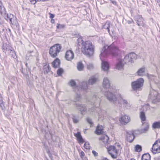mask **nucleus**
<instances>
[{
    "label": "nucleus",
    "instance_id": "obj_5",
    "mask_svg": "<svg viewBox=\"0 0 160 160\" xmlns=\"http://www.w3.org/2000/svg\"><path fill=\"white\" fill-rule=\"evenodd\" d=\"M148 98L151 99L153 103L160 101V94L157 91L153 89L150 90Z\"/></svg>",
    "mask_w": 160,
    "mask_h": 160
},
{
    "label": "nucleus",
    "instance_id": "obj_41",
    "mask_svg": "<svg viewBox=\"0 0 160 160\" xmlns=\"http://www.w3.org/2000/svg\"><path fill=\"white\" fill-rule=\"evenodd\" d=\"M73 121L74 123H77L78 122L79 120L75 116H73L72 118Z\"/></svg>",
    "mask_w": 160,
    "mask_h": 160
},
{
    "label": "nucleus",
    "instance_id": "obj_16",
    "mask_svg": "<svg viewBox=\"0 0 160 160\" xmlns=\"http://www.w3.org/2000/svg\"><path fill=\"white\" fill-rule=\"evenodd\" d=\"M77 108L79 110L80 113L84 115L87 112V109L86 107L83 105H78Z\"/></svg>",
    "mask_w": 160,
    "mask_h": 160
},
{
    "label": "nucleus",
    "instance_id": "obj_63",
    "mask_svg": "<svg viewBox=\"0 0 160 160\" xmlns=\"http://www.w3.org/2000/svg\"><path fill=\"white\" fill-rule=\"evenodd\" d=\"M6 49L7 50V49H8L7 48H6Z\"/></svg>",
    "mask_w": 160,
    "mask_h": 160
},
{
    "label": "nucleus",
    "instance_id": "obj_52",
    "mask_svg": "<svg viewBox=\"0 0 160 160\" xmlns=\"http://www.w3.org/2000/svg\"><path fill=\"white\" fill-rule=\"evenodd\" d=\"M157 3L158 5L160 6V0L158 1H157Z\"/></svg>",
    "mask_w": 160,
    "mask_h": 160
},
{
    "label": "nucleus",
    "instance_id": "obj_31",
    "mask_svg": "<svg viewBox=\"0 0 160 160\" xmlns=\"http://www.w3.org/2000/svg\"><path fill=\"white\" fill-rule=\"evenodd\" d=\"M84 42H85L83 41L82 38V37H80L78 38L77 40V43L78 45L79 46L82 45V46L83 44V43H84Z\"/></svg>",
    "mask_w": 160,
    "mask_h": 160
},
{
    "label": "nucleus",
    "instance_id": "obj_36",
    "mask_svg": "<svg viewBox=\"0 0 160 160\" xmlns=\"http://www.w3.org/2000/svg\"><path fill=\"white\" fill-rule=\"evenodd\" d=\"M94 68V66L92 63H89L87 65V68L88 70H92Z\"/></svg>",
    "mask_w": 160,
    "mask_h": 160
},
{
    "label": "nucleus",
    "instance_id": "obj_44",
    "mask_svg": "<svg viewBox=\"0 0 160 160\" xmlns=\"http://www.w3.org/2000/svg\"><path fill=\"white\" fill-rule=\"evenodd\" d=\"M80 154V156L81 158L82 159H83V158L85 156V153L83 151L81 152Z\"/></svg>",
    "mask_w": 160,
    "mask_h": 160
},
{
    "label": "nucleus",
    "instance_id": "obj_50",
    "mask_svg": "<svg viewBox=\"0 0 160 160\" xmlns=\"http://www.w3.org/2000/svg\"><path fill=\"white\" fill-rule=\"evenodd\" d=\"M0 107L2 110L4 109V106L3 103L2 104H0Z\"/></svg>",
    "mask_w": 160,
    "mask_h": 160
},
{
    "label": "nucleus",
    "instance_id": "obj_33",
    "mask_svg": "<svg viewBox=\"0 0 160 160\" xmlns=\"http://www.w3.org/2000/svg\"><path fill=\"white\" fill-rule=\"evenodd\" d=\"M142 124H143V125H145V127L143 129H142V130L143 131V132H146V131H147L149 129V125L147 123H142Z\"/></svg>",
    "mask_w": 160,
    "mask_h": 160
},
{
    "label": "nucleus",
    "instance_id": "obj_43",
    "mask_svg": "<svg viewBox=\"0 0 160 160\" xmlns=\"http://www.w3.org/2000/svg\"><path fill=\"white\" fill-rule=\"evenodd\" d=\"M87 120L88 122L90 124L92 125L93 124L92 120L91 118H88L87 119Z\"/></svg>",
    "mask_w": 160,
    "mask_h": 160
},
{
    "label": "nucleus",
    "instance_id": "obj_26",
    "mask_svg": "<svg viewBox=\"0 0 160 160\" xmlns=\"http://www.w3.org/2000/svg\"><path fill=\"white\" fill-rule=\"evenodd\" d=\"M145 68L142 67L139 69L137 72L138 75L139 76H142L144 75L145 73Z\"/></svg>",
    "mask_w": 160,
    "mask_h": 160
},
{
    "label": "nucleus",
    "instance_id": "obj_17",
    "mask_svg": "<svg viewBox=\"0 0 160 160\" xmlns=\"http://www.w3.org/2000/svg\"><path fill=\"white\" fill-rule=\"evenodd\" d=\"M126 135L128 140L130 142H131L134 139V135L132 132H127Z\"/></svg>",
    "mask_w": 160,
    "mask_h": 160
},
{
    "label": "nucleus",
    "instance_id": "obj_9",
    "mask_svg": "<svg viewBox=\"0 0 160 160\" xmlns=\"http://www.w3.org/2000/svg\"><path fill=\"white\" fill-rule=\"evenodd\" d=\"M101 98V96L99 93H96L93 95L90 101L92 103L97 107V109H99L100 111V109L97 107L100 106Z\"/></svg>",
    "mask_w": 160,
    "mask_h": 160
},
{
    "label": "nucleus",
    "instance_id": "obj_24",
    "mask_svg": "<svg viewBox=\"0 0 160 160\" xmlns=\"http://www.w3.org/2000/svg\"><path fill=\"white\" fill-rule=\"evenodd\" d=\"M103 128L102 125H98L95 131V133L97 134H101L103 132Z\"/></svg>",
    "mask_w": 160,
    "mask_h": 160
},
{
    "label": "nucleus",
    "instance_id": "obj_35",
    "mask_svg": "<svg viewBox=\"0 0 160 160\" xmlns=\"http://www.w3.org/2000/svg\"><path fill=\"white\" fill-rule=\"evenodd\" d=\"M65 25L64 24H60L59 23L57 24V29H62L65 28Z\"/></svg>",
    "mask_w": 160,
    "mask_h": 160
},
{
    "label": "nucleus",
    "instance_id": "obj_6",
    "mask_svg": "<svg viewBox=\"0 0 160 160\" xmlns=\"http://www.w3.org/2000/svg\"><path fill=\"white\" fill-rule=\"evenodd\" d=\"M61 47L59 44H57L51 47L49 49V53L53 58L57 56L60 52Z\"/></svg>",
    "mask_w": 160,
    "mask_h": 160
},
{
    "label": "nucleus",
    "instance_id": "obj_1",
    "mask_svg": "<svg viewBox=\"0 0 160 160\" xmlns=\"http://www.w3.org/2000/svg\"><path fill=\"white\" fill-rule=\"evenodd\" d=\"M105 95L107 99L110 102H112L114 105L118 108H121L122 105L126 109H129L131 107V105L130 102L123 99L120 94L116 96L112 92L108 91L105 92Z\"/></svg>",
    "mask_w": 160,
    "mask_h": 160
},
{
    "label": "nucleus",
    "instance_id": "obj_51",
    "mask_svg": "<svg viewBox=\"0 0 160 160\" xmlns=\"http://www.w3.org/2000/svg\"><path fill=\"white\" fill-rule=\"evenodd\" d=\"M148 77L150 79H151V80H152V77H153V76L152 75H148Z\"/></svg>",
    "mask_w": 160,
    "mask_h": 160
},
{
    "label": "nucleus",
    "instance_id": "obj_13",
    "mask_svg": "<svg viewBox=\"0 0 160 160\" xmlns=\"http://www.w3.org/2000/svg\"><path fill=\"white\" fill-rule=\"evenodd\" d=\"M105 57H102V59L100 58L102 60V68L104 71L108 72L110 66L108 62L103 60V58Z\"/></svg>",
    "mask_w": 160,
    "mask_h": 160
},
{
    "label": "nucleus",
    "instance_id": "obj_40",
    "mask_svg": "<svg viewBox=\"0 0 160 160\" xmlns=\"http://www.w3.org/2000/svg\"><path fill=\"white\" fill-rule=\"evenodd\" d=\"M63 72V69L62 68H60L57 71V73L58 75L60 76Z\"/></svg>",
    "mask_w": 160,
    "mask_h": 160
},
{
    "label": "nucleus",
    "instance_id": "obj_27",
    "mask_svg": "<svg viewBox=\"0 0 160 160\" xmlns=\"http://www.w3.org/2000/svg\"><path fill=\"white\" fill-rule=\"evenodd\" d=\"M152 127L154 129H160V121L154 122L152 125Z\"/></svg>",
    "mask_w": 160,
    "mask_h": 160
},
{
    "label": "nucleus",
    "instance_id": "obj_59",
    "mask_svg": "<svg viewBox=\"0 0 160 160\" xmlns=\"http://www.w3.org/2000/svg\"><path fill=\"white\" fill-rule=\"evenodd\" d=\"M158 160H160V156L159 157V158H158Z\"/></svg>",
    "mask_w": 160,
    "mask_h": 160
},
{
    "label": "nucleus",
    "instance_id": "obj_32",
    "mask_svg": "<svg viewBox=\"0 0 160 160\" xmlns=\"http://www.w3.org/2000/svg\"><path fill=\"white\" fill-rule=\"evenodd\" d=\"M140 118L142 121H145L146 119V117L145 113L143 112H141L140 113Z\"/></svg>",
    "mask_w": 160,
    "mask_h": 160
},
{
    "label": "nucleus",
    "instance_id": "obj_22",
    "mask_svg": "<svg viewBox=\"0 0 160 160\" xmlns=\"http://www.w3.org/2000/svg\"><path fill=\"white\" fill-rule=\"evenodd\" d=\"M98 80L97 77L92 76L90 78L88 81V83L89 85H92L96 83Z\"/></svg>",
    "mask_w": 160,
    "mask_h": 160
},
{
    "label": "nucleus",
    "instance_id": "obj_46",
    "mask_svg": "<svg viewBox=\"0 0 160 160\" xmlns=\"http://www.w3.org/2000/svg\"><path fill=\"white\" fill-rule=\"evenodd\" d=\"M92 153L95 156H98V153L96 152L95 151L93 150L92 151Z\"/></svg>",
    "mask_w": 160,
    "mask_h": 160
},
{
    "label": "nucleus",
    "instance_id": "obj_55",
    "mask_svg": "<svg viewBox=\"0 0 160 160\" xmlns=\"http://www.w3.org/2000/svg\"><path fill=\"white\" fill-rule=\"evenodd\" d=\"M98 115L99 116V118H101L100 117H99L100 115V113L98 112Z\"/></svg>",
    "mask_w": 160,
    "mask_h": 160
},
{
    "label": "nucleus",
    "instance_id": "obj_14",
    "mask_svg": "<svg viewBox=\"0 0 160 160\" xmlns=\"http://www.w3.org/2000/svg\"><path fill=\"white\" fill-rule=\"evenodd\" d=\"M65 58L68 61H71L73 59L74 54L72 51L69 50L67 51L66 53Z\"/></svg>",
    "mask_w": 160,
    "mask_h": 160
},
{
    "label": "nucleus",
    "instance_id": "obj_25",
    "mask_svg": "<svg viewBox=\"0 0 160 160\" xmlns=\"http://www.w3.org/2000/svg\"><path fill=\"white\" fill-rule=\"evenodd\" d=\"M50 67L48 64H46L43 66V72L44 74H47L50 71Z\"/></svg>",
    "mask_w": 160,
    "mask_h": 160
},
{
    "label": "nucleus",
    "instance_id": "obj_23",
    "mask_svg": "<svg viewBox=\"0 0 160 160\" xmlns=\"http://www.w3.org/2000/svg\"><path fill=\"white\" fill-rule=\"evenodd\" d=\"M60 64V61L58 58L56 59L52 63V66L55 68H57L59 67Z\"/></svg>",
    "mask_w": 160,
    "mask_h": 160
},
{
    "label": "nucleus",
    "instance_id": "obj_42",
    "mask_svg": "<svg viewBox=\"0 0 160 160\" xmlns=\"http://www.w3.org/2000/svg\"><path fill=\"white\" fill-rule=\"evenodd\" d=\"M93 111L94 112V108H91L89 109L88 113L90 114H93Z\"/></svg>",
    "mask_w": 160,
    "mask_h": 160
},
{
    "label": "nucleus",
    "instance_id": "obj_48",
    "mask_svg": "<svg viewBox=\"0 0 160 160\" xmlns=\"http://www.w3.org/2000/svg\"><path fill=\"white\" fill-rule=\"evenodd\" d=\"M49 14L50 15V18H51V19H52L53 18H54V15L53 14L50 13H49Z\"/></svg>",
    "mask_w": 160,
    "mask_h": 160
},
{
    "label": "nucleus",
    "instance_id": "obj_47",
    "mask_svg": "<svg viewBox=\"0 0 160 160\" xmlns=\"http://www.w3.org/2000/svg\"><path fill=\"white\" fill-rule=\"evenodd\" d=\"M30 1L31 3L32 4H35L37 2L36 0H30Z\"/></svg>",
    "mask_w": 160,
    "mask_h": 160
},
{
    "label": "nucleus",
    "instance_id": "obj_29",
    "mask_svg": "<svg viewBox=\"0 0 160 160\" xmlns=\"http://www.w3.org/2000/svg\"><path fill=\"white\" fill-rule=\"evenodd\" d=\"M84 67V65L81 62H79L77 63V68L78 70L79 71L83 70Z\"/></svg>",
    "mask_w": 160,
    "mask_h": 160
},
{
    "label": "nucleus",
    "instance_id": "obj_60",
    "mask_svg": "<svg viewBox=\"0 0 160 160\" xmlns=\"http://www.w3.org/2000/svg\"><path fill=\"white\" fill-rule=\"evenodd\" d=\"M25 65H26V67H27V65H28V64H27V63H26V64H25Z\"/></svg>",
    "mask_w": 160,
    "mask_h": 160
},
{
    "label": "nucleus",
    "instance_id": "obj_15",
    "mask_svg": "<svg viewBox=\"0 0 160 160\" xmlns=\"http://www.w3.org/2000/svg\"><path fill=\"white\" fill-rule=\"evenodd\" d=\"M102 87L105 89H108L110 87V81L108 78L105 77L104 78L102 82Z\"/></svg>",
    "mask_w": 160,
    "mask_h": 160
},
{
    "label": "nucleus",
    "instance_id": "obj_28",
    "mask_svg": "<svg viewBox=\"0 0 160 160\" xmlns=\"http://www.w3.org/2000/svg\"><path fill=\"white\" fill-rule=\"evenodd\" d=\"M112 25L110 24L109 22L107 21L106 23L103 26V28L108 30V32L109 33L110 30L109 28Z\"/></svg>",
    "mask_w": 160,
    "mask_h": 160
},
{
    "label": "nucleus",
    "instance_id": "obj_12",
    "mask_svg": "<svg viewBox=\"0 0 160 160\" xmlns=\"http://www.w3.org/2000/svg\"><path fill=\"white\" fill-rule=\"evenodd\" d=\"M130 120V117L126 115L121 116L119 119V121L121 123L125 124L129 122Z\"/></svg>",
    "mask_w": 160,
    "mask_h": 160
},
{
    "label": "nucleus",
    "instance_id": "obj_19",
    "mask_svg": "<svg viewBox=\"0 0 160 160\" xmlns=\"http://www.w3.org/2000/svg\"><path fill=\"white\" fill-rule=\"evenodd\" d=\"M122 60H119L118 62L116 64V68L117 69L121 70L123 69L124 64Z\"/></svg>",
    "mask_w": 160,
    "mask_h": 160
},
{
    "label": "nucleus",
    "instance_id": "obj_62",
    "mask_svg": "<svg viewBox=\"0 0 160 160\" xmlns=\"http://www.w3.org/2000/svg\"><path fill=\"white\" fill-rule=\"evenodd\" d=\"M114 2H115V1H113L112 2L114 3Z\"/></svg>",
    "mask_w": 160,
    "mask_h": 160
},
{
    "label": "nucleus",
    "instance_id": "obj_54",
    "mask_svg": "<svg viewBox=\"0 0 160 160\" xmlns=\"http://www.w3.org/2000/svg\"><path fill=\"white\" fill-rule=\"evenodd\" d=\"M133 21H128V23H131Z\"/></svg>",
    "mask_w": 160,
    "mask_h": 160
},
{
    "label": "nucleus",
    "instance_id": "obj_7",
    "mask_svg": "<svg viewBox=\"0 0 160 160\" xmlns=\"http://www.w3.org/2000/svg\"><path fill=\"white\" fill-rule=\"evenodd\" d=\"M70 85L72 87H75V92H76L77 90L80 91H84L85 92L87 91L88 88L87 83L85 82H83L80 83V87L78 86L75 87L76 83L74 80H71L70 82Z\"/></svg>",
    "mask_w": 160,
    "mask_h": 160
},
{
    "label": "nucleus",
    "instance_id": "obj_58",
    "mask_svg": "<svg viewBox=\"0 0 160 160\" xmlns=\"http://www.w3.org/2000/svg\"><path fill=\"white\" fill-rule=\"evenodd\" d=\"M130 160H136L135 159L132 158L130 159Z\"/></svg>",
    "mask_w": 160,
    "mask_h": 160
},
{
    "label": "nucleus",
    "instance_id": "obj_10",
    "mask_svg": "<svg viewBox=\"0 0 160 160\" xmlns=\"http://www.w3.org/2000/svg\"><path fill=\"white\" fill-rule=\"evenodd\" d=\"M144 80L142 78H140L137 80L133 82L132 83V87L134 90L140 89L143 86Z\"/></svg>",
    "mask_w": 160,
    "mask_h": 160
},
{
    "label": "nucleus",
    "instance_id": "obj_30",
    "mask_svg": "<svg viewBox=\"0 0 160 160\" xmlns=\"http://www.w3.org/2000/svg\"><path fill=\"white\" fill-rule=\"evenodd\" d=\"M142 160H151V157L148 153L144 154L142 156Z\"/></svg>",
    "mask_w": 160,
    "mask_h": 160
},
{
    "label": "nucleus",
    "instance_id": "obj_4",
    "mask_svg": "<svg viewBox=\"0 0 160 160\" xmlns=\"http://www.w3.org/2000/svg\"><path fill=\"white\" fill-rule=\"evenodd\" d=\"M122 148L119 143L116 142L113 146H109L108 148V151L112 157L115 158L117 157L118 154L121 150Z\"/></svg>",
    "mask_w": 160,
    "mask_h": 160
},
{
    "label": "nucleus",
    "instance_id": "obj_38",
    "mask_svg": "<svg viewBox=\"0 0 160 160\" xmlns=\"http://www.w3.org/2000/svg\"><path fill=\"white\" fill-rule=\"evenodd\" d=\"M7 20L8 19L11 22H12V19L13 18V15L12 14H8L7 15Z\"/></svg>",
    "mask_w": 160,
    "mask_h": 160
},
{
    "label": "nucleus",
    "instance_id": "obj_45",
    "mask_svg": "<svg viewBox=\"0 0 160 160\" xmlns=\"http://www.w3.org/2000/svg\"><path fill=\"white\" fill-rule=\"evenodd\" d=\"M80 95L79 94H77V96H76V100L77 101L79 100L80 98Z\"/></svg>",
    "mask_w": 160,
    "mask_h": 160
},
{
    "label": "nucleus",
    "instance_id": "obj_21",
    "mask_svg": "<svg viewBox=\"0 0 160 160\" xmlns=\"http://www.w3.org/2000/svg\"><path fill=\"white\" fill-rule=\"evenodd\" d=\"M137 23L138 26H144L143 19L141 16H137Z\"/></svg>",
    "mask_w": 160,
    "mask_h": 160
},
{
    "label": "nucleus",
    "instance_id": "obj_39",
    "mask_svg": "<svg viewBox=\"0 0 160 160\" xmlns=\"http://www.w3.org/2000/svg\"><path fill=\"white\" fill-rule=\"evenodd\" d=\"M84 147L87 149H90V145L88 142H85Z\"/></svg>",
    "mask_w": 160,
    "mask_h": 160
},
{
    "label": "nucleus",
    "instance_id": "obj_34",
    "mask_svg": "<svg viewBox=\"0 0 160 160\" xmlns=\"http://www.w3.org/2000/svg\"><path fill=\"white\" fill-rule=\"evenodd\" d=\"M142 150L141 147L138 145H137L135 147V151L137 152H140Z\"/></svg>",
    "mask_w": 160,
    "mask_h": 160
},
{
    "label": "nucleus",
    "instance_id": "obj_61",
    "mask_svg": "<svg viewBox=\"0 0 160 160\" xmlns=\"http://www.w3.org/2000/svg\"><path fill=\"white\" fill-rule=\"evenodd\" d=\"M103 160H108L107 159H103Z\"/></svg>",
    "mask_w": 160,
    "mask_h": 160
},
{
    "label": "nucleus",
    "instance_id": "obj_11",
    "mask_svg": "<svg viewBox=\"0 0 160 160\" xmlns=\"http://www.w3.org/2000/svg\"><path fill=\"white\" fill-rule=\"evenodd\" d=\"M152 151L154 154L160 153V140L156 141L153 145Z\"/></svg>",
    "mask_w": 160,
    "mask_h": 160
},
{
    "label": "nucleus",
    "instance_id": "obj_20",
    "mask_svg": "<svg viewBox=\"0 0 160 160\" xmlns=\"http://www.w3.org/2000/svg\"><path fill=\"white\" fill-rule=\"evenodd\" d=\"M99 140L102 141L105 144H108L109 143V138L106 135H104L101 136L99 138Z\"/></svg>",
    "mask_w": 160,
    "mask_h": 160
},
{
    "label": "nucleus",
    "instance_id": "obj_18",
    "mask_svg": "<svg viewBox=\"0 0 160 160\" xmlns=\"http://www.w3.org/2000/svg\"><path fill=\"white\" fill-rule=\"evenodd\" d=\"M74 134L77 138V140L79 144H81L85 142L84 139L82 138L80 132H78L77 133H74Z\"/></svg>",
    "mask_w": 160,
    "mask_h": 160
},
{
    "label": "nucleus",
    "instance_id": "obj_56",
    "mask_svg": "<svg viewBox=\"0 0 160 160\" xmlns=\"http://www.w3.org/2000/svg\"><path fill=\"white\" fill-rule=\"evenodd\" d=\"M48 0H41V1H48Z\"/></svg>",
    "mask_w": 160,
    "mask_h": 160
},
{
    "label": "nucleus",
    "instance_id": "obj_49",
    "mask_svg": "<svg viewBox=\"0 0 160 160\" xmlns=\"http://www.w3.org/2000/svg\"><path fill=\"white\" fill-rule=\"evenodd\" d=\"M3 101L1 95L0 94V104H2L3 103Z\"/></svg>",
    "mask_w": 160,
    "mask_h": 160
},
{
    "label": "nucleus",
    "instance_id": "obj_3",
    "mask_svg": "<svg viewBox=\"0 0 160 160\" xmlns=\"http://www.w3.org/2000/svg\"><path fill=\"white\" fill-rule=\"evenodd\" d=\"M81 51L83 54L90 57L93 54L94 47L90 41H87L83 43L82 46Z\"/></svg>",
    "mask_w": 160,
    "mask_h": 160
},
{
    "label": "nucleus",
    "instance_id": "obj_53",
    "mask_svg": "<svg viewBox=\"0 0 160 160\" xmlns=\"http://www.w3.org/2000/svg\"><path fill=\"white\" fill-rule=\"evenodd\" d=\"M51 22L52 23H54V20L53 19H51Z\"/></svg>",
    "mask_w": 160,
    "mask_h": 160
},
{
    "label": "nucleus",
    "instance_id": "obj_57",
    "mask_svg": "<svg viewBox=\"0 0 160 160\" xmlns=\"http://www.w3.org/2000/svg\"><path fill=\"white\" fill-rule=\"evenodd\" d=\"M36 2H39V1H41V0H36Z\"/></svg>",
    "mask_w": 160,
    "mask_h": 160
},
{
    "label": "nucleus",
    "instance_id": "obj_37",
    "mask_svg": "<svg viewBox=\"0 0 160 160\" xmlns=\"http://www.w3.org/2000/svg\"><path fill=\"white\" fill-rule=\"evenodd\" d=\"M150 108V106L148 104H146L143 106V110L146 111Z\"/></svg>",
    "mask_w": 160,
    "mask_h": 160
},
{
    "label": "nucleus",
    "instance_id": "obj_64",
    "mask_svg": "<svg viewBox=\"0 0 160 160\" xmlns=\"http://www.w3.org/2000/svg\"><path fill=\"white\" fill-rule=\"evenodd\" d=\"M85 160H88L87 159H86Z\"/></svg>",
    "mask_w": 160,
    "mask_h": 160
},
{
    "label": "nucleus",
    "instance_id": "obj_8",
    "mask_svg": "<svg viewBox=\"0 0 160 160\" xmlns=\"http://www.w3.org/2000/svg\"><path fill=\"white\" fill-rule=\"evenodd\" d=\"M137 58V55L134 53H131L126 55L124 57L123 61L127 64L132 63L133 60Z\"/></svg>",
    "mask_w": 160,
    "mask_h": 160
},
{
    "label": "nucleus",
    "instance_id": "obj_2",
    "mask_svg": "<svg viewBox=\"0 0 160 160\" xmlns=\"http://www.w3.org/2000/svg\"><path fill=\"white\" fill-rule=\"evenodd\" d=\"M121 52L118 48L113 45L109 46L105 45L102 48L100 54V58L102 59V57H106L109 54L113 57H116L118 56L120 53Z\"/></svg>",
    "mask_w": 160,
    "mask_h": 160
}]
</instances>
